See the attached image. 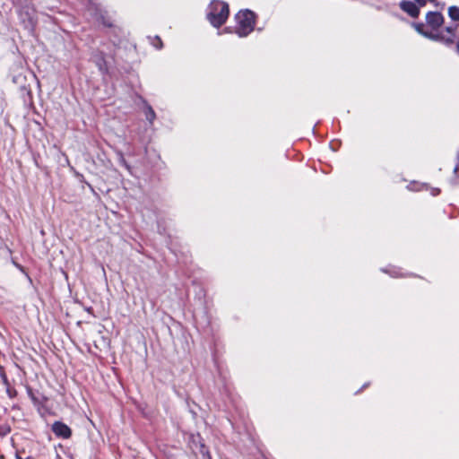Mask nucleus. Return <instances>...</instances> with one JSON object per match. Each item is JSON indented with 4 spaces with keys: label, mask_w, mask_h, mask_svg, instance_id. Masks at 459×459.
<instances>
[{
    "label": "nucleus",
    "mask_w": 459,
    "mask_h": 459,
    "mask_svg": "<svg viewBox=\"0 0 459 459\" xmlns=\"http://www.w3.org/2000/svg\"><path fill=\"white\" fill-rule=\"evenodd\" d=\"M230 15L229 4L221 0H212L206 10V19L214 28L219 29L228 20Z\"/></svg>",
    "instance_id": "obj_1"
},
{
    "label": "nucleus",
    "mask_w": 459,
    "mask_h": 459,
    "mask_svg": "<svg viewBox=\"0 0 459 459\" xmlns=\"http://www.w3.org/2000/svg\"><path fill=\"white\" fill-rule=\"evenodd\" d=\"M256 18V13L249 9L239 11L235 15L237 27L235 28L234 32L239 38L247 37L255 30Z\"/></svg>",
    "instance_id": "obj_2"
},
{
    "label": "nucleus",
    "mask_w": 459,
    "mask_h": 459,
    "mask_svg": "<svg viewBox=\"0 0 459 459\" xmlns=\"http://www.w3.org/2000/svg\"><path fill=\"white\" fill-rule=\"evenodd\" d=\"M17 13L24 29L27 30L30 34H32L37 24L36 9L33 4L25 0L24 4L20 5Z\"/></svg>",
    "instance_id": "obj_3"
},
{
    "label": "nucleus",
    "mask_w": 459,
    "mask_h": 459,
    "mask_svg": "<svg viewBox=\"0 0 459 459\" xmlns=\"http://www.w3.org/2000/svg\"><path fill=\"white\" fill-rule=\"evenodd\" d=\"M134 102L144 116L147 125L150 127H152L154 121L157 118L156 112L154 111L153 108L150 105L145 98L138 93H135Z\"/></svg>",
    "instance_id": "obj_4"
},
{
    "label": "nucleus",
    "mask_w": 459,
    "mask_h": 459,
    "mask_svg": "<svg viewBox=\"0 0 459 459\" xmlns=\"http://www.w3.org/2000/svg\"><path fill=\"white\" fill-rule=\"evenodd\" d=\"M25 388L26 393L31 400L33 405L37 408V411L40 412L41 410L45 408L46 403L48 400V397L39 390H34L30 385H26Z\"/></svg>",
    "instance_id": "obj_5"
},
{
    "label": "nucleus",
    "mask_w": 459,
    "mask_h": 459,
    "mask_svg": "<svg viewBox=\"0 0 459 459\" xmlns=\"http://www.w3.org/2000/svg\"><path fill=\"white\" fill-rule=\"evenodd\" d=\"M51 430L59 438L67 439L72 436L70 427L60 420H56L52 424Z\"/></svg>",
    "instance_id": "obj_6"
},
{
    "label": "nucleus",
    "mask_w": 459,
    "mask_h": 459,
    "mask_svg": "<svg viewBox=\"0 0 459 459\" xmlns=\"http://www.w3.org/2000/svg\"><path fill=\"white\" fill-rule=\"evenodd\" d=\"M445 18L440 12L429 11L426 14V22L433 30H437L444 23Z\"/></svg>",
    "instance_id": "obj_7"
},
{
    "label": "nucleus",
    "mask_w": 459,
    "mask_h": 459,
    "mask_svg": "<svg viewBox=\"0 0 459 459\" xmlns=\"http://www.w3.org/2000/svg\"><path fill=\"white\" fill-rule=\"evenodd\" d=\"M399 5L400 8L411 18L419 17L420 10V7L414 2L410 0H402Z\"/></svg>",
    "instance_id": "obj_8"
},
{
    "label": "nucleus",
    "mask_w": 459,
    "mask_h": 459,
    "mask_svg": "<svg viewBox=\"0 0 459 459\" xmlns=\"http://www.w3.org/2000/svg\"><path fill=\"white\" fill-rule=\"evenodd\" d=\"M91 58L101 74H104L108 73L106 56L103 51H100V50L95 51L92 54Z\"/></svg>",
    "instance_id": "obj_9"
},
{
    "label": "nucleus",
    "mask_w": 459,
    "mask_h": 459,
    "mask_svg": "<svg viewBox=\"0 0 459 459\" xmlns=\"http://www.w3.org/2000/svg\"><path fill=\"white\" fill-rule=\"evenodd\" d=\"M97 20L101 22V24L108 28H112L114 26V21L112 17L108 14V13L102 9H97Z\"/></svg>",
    "instance_id": "obj_10"
},
{
    "label": "nucleus",
    "mask_w": 459,
    "mask_h": 459,
    "mask_svg": "<svg viewBox=\"0 0 459 459\" xmlns=\"http://www.w3.org/2000/svg\"><path fill=\"white\" fill-rule=\"evenodd\" d=\"M411 26L415 29V30L424 38L428 39H432L437 38L434 36V33L429 32L424 29V24L422 22H411Z\"/></svg>",
    "instance_id": "obj_11"
},
{
    "label": "nucleus",
    "mask_w": 459,
    "mask_h": 459,
    "mask_svg": "<svg viewBox=\"0 0 459 459\" xmlns=\"http://www.w3.org/2000/svg\"><path fill=\"white\" fill-rule=\"evenodd\" d=\"M407 189L410 191H414V192L429 190V184L420 183L418 181H411L407 185Z\"/></svg>",
    "instance_id": "obj_12"
},
{
    "label": "nucleus",
    "mask_w": 459,
    "mask_h": 459,
    "mask_svg": "<svg viewBox=\"0 0 459 459\" xmlns=\"http://www.w3.org/2000/svg\"><path fill=\"white\" fill-rule=\"evenodd\" d=\"M381 271L383 273H388L390 276L394 278L404 276V274L401 273V268L395 266H388L386 268H382Z\"/></svg>",
    "instance_id": "obj_13"
},
{
    "label": "nucleus",
    "mask_w": 459,
    "mask_h": 459,
    "mask_svg": "<svg viewBox=\"0 0 459 459\" xmlns=\"http://www.w3.org/2000/svg\"><path fill=\"white\" fill-rule=\"evenodd\" d=\"M434 36H437V38L432 39L431 40H433V41L442 42L446 46H451L454 43L453 38H450V37L446 38L441 33H434Z\"/></svg>",
    "instance_id": "obj_14"
},
{
    "label": "nucleus",
    "mask_w": 459,
    "mask_h": 459,
    "mask_svg": "<svg viewBox=\"0 0 459 459\" xmlns=\"http://www.w3.org/2000/svg\"><path fill=\"white\" fill-rule=\"evenodd\" d=\"M448 16L451 20L458 22L459 21V7L456 5H452L448 8Z\"/></svg>",
    "instance_id": "obj_15"
},
{
    "label": "nucleus",
    "mask_w": 459,
    "mask_h": 459,
    "mask_svg": "<svg viewBox=\"0 0 459 459\" xmlns=\"http://www.w3.org/2000/svg\"><path fill=\"white\" fill-rule=\"evenodd\" d=\"M199 452L202 455L203 459H212L209 448L203 442L200 443Z\"/></svg>",
    "instance_id": "obj_16"
},
{
    "label": "nucleus",
    "mask_w": 459,
    "mask_h": 459,
    "mask_svg": "<svg viewBox=\"0 0 459 459\" xmlns=\"http://www.w3.org/2000/svg\"><path fill=\"white\" fill-rule=\"evenodd\" d=\"M117 157L119 163L124 166L128 171H131V166L128 161L126 160L124 154L121 152H117Z\"/></svg>",
    "instance_id": "obj_17"
},
{
    "label": "nucleus",
    "mask_w": 459,
    "mask_h": 459,
    "mask_svg": "<svg viewBox=\"0 0 459 459\" xmlns=\"http://www.w3.org/2000/svg\"><path fill=\"white\" fill-rule=\"evenodd\" d=\"M74 177L78 179L79 182L85 184L91 192H95L94 187L85 180L84 176L82 173L74 171Z\"/></svg>",
    "instance_id": "obj_18"
},
{
    "label": "nucleus",
    "mask_w": 459,
    "mask_h": 459,
    "mask_svg": "<svg viewBox=\"0 0 459 459\" xmlns=\"http://www.w3.org/2000/svg\"><path fill=\"white\" fill-rule=\"evenodd\" d=\"M5 392L10 399L15 398L18 394L16 389L13 388L11 385L5 387Z\"/></svg>",
    "instance_id": "obj_19"
},
{
    "label": "nucleus",
    "mask_w": 459,
    "mask_h": 459,
    "mask_svg": "<svg viewBox=\"0 0 459 459\" xmlns=\"http://www.w3.org/2000/svg\"><path fill=\"white\" fill-rule=\"evenodd\" d=\"M152 44L156 49H159V50L163 48V43L159 36H156L154 38Z\"/></svg>",
    "instance_id": "obj_20"
},
{
    "label": "nucleus",
    "mask_w": 459,
    "mask_h": 459,
    "mask_svg": "<svg viewBox=\"0 0 459 459\" xmlns=\"http://www.w3.org/2000/svg\"><path fill=\"white\" fill-rule=\"evenodd\" d=\"M13 264L21 273H22L28 278V280L30 281H31V278L30 277L28 273L26 272L25 268L22 264H18L16 262H13Z\"/></svg>",
    "instance_id": "obj_21"
},
{
    "label": "nucleus",
    "mask_w": 459,
    "mask_h": 459,
    "mask_svg": "<svg viewBox=\"0 0 459 459\" xmlns=\"http://www.w3.org/2000/svg\"><path fill=\"white\" fill-rule=\"evenodd\" d=\"M157 230L160 235H165L166 234V229L162 225V222L160 219L157 220Z\"/></svg>",
    "instance_id": "obj_22"
},
{
    "label": "nucleus",
    "mask_w": 459,
    "mask_h": 459,
    "mask_svg": "<svg viewBox=\"0 0 459 459\" xmlns=\"http://www.w3.org/2000/svg\"><path fill=\"white\" fill-rule=\"evenodd\" d=\"M0 377H1L2 383L5 387L10 385V382H9L8 377L4 372H2L0 374Z\"/></svg>",
    "instance_id": "obj_23"
},
{
    "label": "nucleus",
    "mask_w": 459,
    "mask_h": 459,
    "mask_svg": "<svg viewBox=\"0 0 459 459\" xmlns=\"http://www.w3.org/2000/svg\"><path fill=\"white\" fill-rule=\"evenodd\" d=\"M429 189L430 195L432 196H437L440 194V192H441V190L438 187H430L429 186Z\"/></svg>",
    "instance_id": "obj_24"
},
{
    "label": "nucleus",
    "mask_w": 459,
    "mask_h": 459,
    "mask_svg": "<svg viewBox=\"0 0 459 459\" xmlns=\"http://www.w3.org/2000/svg\"><path fill=\"white\" fill-rule=\"evenodd\" d=\"M429 0H414V3L420 8L426 5Z\"/></svg>",
    "instance_id": "obj_25"
},
{
    "label": "nucleus",
    "mask_w": 459,
    "mask_h": 459,
    "mask_svg": "<svg viewBox=\"0 0 459 459\" xmlns=\"http://www.w3.org/2000/svg\"><path fill=\"white\" fill-rule=\"evenodd\" d=\"M445 30L449 33V34H452L453 36H455V29L452 26H447L445 28Z\"/></svg>",
    "instance_id": "obj_26"
},
{
    "label": "nucleus",
    "mask_w": 459,
    "mask_h": 459,
    "mask_svg": "<svg viewBox=\"0 0 459 459\" xmlns=\"http://www.w3.org/2000/svg\"><path fill=\"white\" fill-rule=\"evenodd\" d=\"M230 31H231V30H230V28H228V27H226V28H224V29H223V30H222V31L219 30V31H218V35H221L222 33H229V32H230Z\"/></svg>",
    "instance_id": "obj_27"
},
{
    "label": "nucleus",
    "mask_w": 459,
    "mask_h": 459,
    "mask_svg": "<svg viewBox=\"0 0 459 459\" xmlns=\"http://www.w3.org/2000/svg\"><path fill=\"white\" fill-rule=\"evenodd\" d=\"M369 385V383H365L360 389H359L355 394H359L363 388H366Z\"/></svg>",
    "instance_id": "obj_28"
},
{
    "label": "nucleus",
    "mask_w": 459,
    "mask_h": 459,
    "mask_svg": "<svg viewBox=\"0 0 459 459\" xmlns=\"http://www.w3.org/2000/svg\"><path fill=\"white\" fill-rule=\"evenodd\" d=\"M85 310L90 314L93 313V308L91 307H86Z\"/></svg>",
    "instance_id": "obj_29"
},
{
    "label": "nucleus",
    "mask_w": 459,
    "mask_h": 459,
    "mask_svg": "<svg viewBox=\"0 0 459 459\" xmlns=\"http://www.w3.org/2000/svg\"><path fill=\"white\" fill-rule=\"evenodd\" d=\"M329 150L333 152H335L337 150L335 148H333V144H330L329 145Z\"/></svg>",
    "instance_id": "obj_30"
},
{
    "label": "nucleus",
    "mask_w": 459,
    "mask_h": 459,
    "mask_svg": "<svg viewBox=\"0 0 459 459\" xmlns=\"http://www.w3.org/2000/svg\"><path fill=\"white\" fill-rule=\"evenodd\" d=\"M16 459H27V456L26 457H22L21 455L16 454Z\"/></svg>",
    "instance_id": "obj_31"
},
{
    "label": "nucleus",
    "mask_w": 459,
    "mask_h": 459,
    "mask_svg": "<svg viewBox=\"0 0 459 459\" xmlns=\"http://www.w3.org/2000/svg\"><path fill=\"white\" fill-rule=\"evenodd\" d=\"M456 52L458 53L459 55V40L457 41L456 43Z\"/></svg>",
    "instance_id": "obj_32"
},
{
    "label": "nucleus",
    "mask_w": 459,
    "mask_h": 459,
    "mask_svg": "<svg viewBox=\"0 0 459 459\" xmlns=\"http://www.w3.org/2000/svg\"><path fill=\"white\" fill-rule=\"evenodd\" d=\"M141 147L143 149V151L146 152H147V145H141Z\"/></svg>",
    "instance_id": "obj_33"
},
{
    "label": "nucleus",
    "mask_w": 459,
    "mask_h": 459,
    "mask_svg": "<svg viewBox=\"0 0 459 459\" xmlns=\"http://www.w3.org/2000/svg\"><path fill=\"white\" fill-rule=\"evenodd\" d=\"M457 170H458V166L456 165V166L455 167V169H454V173H455V174H456Z\"/></svg>",
    "instance_id": "obj_34"
},
{
    "label": "nucleus",
    "mask_w": 459,
    "mask_h": 459,
    "mask_svg": "<svg viewBox=\"0 0 459 459\" xmlns=\"http://www.w3.org/2000/svg\"><path fill=\"white\" fill-rule=\"evenodd\" d=\"M27 459H34V458L31 456H27Z\"/></svg>",
    "instance_id": "obj_35"
},
{
    "label": "nucleus",
    "mask_w": 459,
    "mask_h": 459,
    "mask_svg": "<svg viewBox=\"0 0 459 459\" xmlns=\"http://www.w3.org/2000/svg\"><path fill=\"white\" fill-rule=\"evenodd\" d=\"M429 1L432 3V2H435L436 0H429Z\"/></svg>",
    "instance_id": "obj_36"
},
{
    "label": "nucleus",
    "mask_w": 459,
    "mask_h": 459,
    "mask_svg": "<svg viewBox=\"0 0 459 459\" xmlns=\"http://www.w3.org/2000/svg\"><path fill=\"white\" fill-rule=\"evenodd\" d=\"M458 160H459V153H458V157H457Z\"/></svg>",
    "instance_id": "obj_37"
}]
</instances>
